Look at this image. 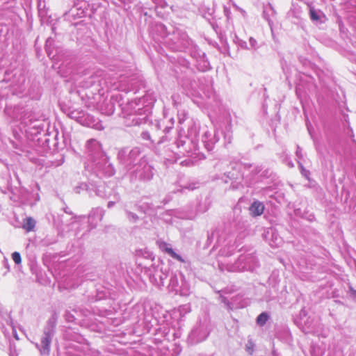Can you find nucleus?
Returning a JSON list of instances; mask_svg holds the SVG:
<instances>
[{
    "label": "nucleus",
    "instance_id": "bb28decb",
    "mask_svg": "<svg viewBox=\"0 0 356 356\" xmlns=\"http://www.w3.org/2000/svg\"><path fill=\"white\" fill-rule=\"evenodd\" d=\"M252 168H253V169L252 170L250 169V171L249 172V173L252 174V177H250L252 179V180L253 181L252 184L254 181H257V180L254 179V177L259 175V173H261L259 175L261 177H268L270 174V171L268 169H266L262 171V168L259 165H254V166L252 165Z\"/></svg>",
    "mask_w": 356,
    "mask_h": 356
},
{
    "label": "nucleus",
    "instance_id": "6e6d98bb",
    "mask_svg": "<svg viewBox=\"0 0 356 356\" xmlns=\"http://www.w3.org/2000/svg\"><path fill=\"white\" fill-rule=\"evenodd\" d=\"M175 211H172V210L167 211V212H166V213H165V214H164V216H163V219H164L165 221H167V222L170 221V220H171V219H170V218H167V217L165 218V216H170L174 215V214H175Z\"/></svg>",
    "mask_w": 356,
    "mask_h": 356
},
{
    "label": "nucleus",
    "instance_id": "f8f14e48",
    "mask_svg": "<svg viewBox=\"0 0 356 356\" xmlns=\"http://www.w3.org/2000/svg\"><path fill=\"white\" fill-rule=\"evenodd\" d=\"M209 322L205 317L200 320L188 335V342L191 344L197 343L205 340L209 334Z\"/></svg>",
    "mask_w": 356,
    "mask_h": 356
},
{
    "label": "nucleus",
    "instance_id": "393cba45",
    "mask_svg": "<svg viewBox=\"0 0 356 356\" xmlns=\"http://www.w3.org/2000/svg\"><path fill=\"white\" fill-rule=\"evenodd\" d=\"M184 51H188L191 57L195 59V60L201 58V56H205V53L200 49V48L195 44L192 40L191 44H190L188 47H186Z\"/></svg>",
    "mask_w": 356,
    "mask_h": 356
},
{
    "label": "nucleus",
    "instance_id": "864d4df0",
    "mask_svg": "<svg viewBox=\"0 0 356 356\" xmlns=\"http://www.w3.org/2000/svg\"><path fill=\"white\" fill-rule=\"evenodd\" d=\"M197 188L196 186V184L193 183V184H189L188 185H186V186H184L181 188V191L187 189V190H189V191H193L194 189H195Z\"/></svg>",
    "mask_w": 356,
    "mask_h": 356
},
{
    "label": "nucleus",
    "instance_id": "1a4fd4ad",
    "mask_svg": "<svg viewBox=\"0 0 356 356\" xmlns=\"http://www.w3.org/2000/svg\"><path fill=\"white\" fill-rule=\"evenodd\" d=\"M57 316L54 314L48 320L44 328L43 335L41 337L40 343H36V347L42 355H49L50 353L51 343L55 332Z\"/></svg>",
    "mask_w": 356,
    "mask_h": 356
},
{
    "label": "nucleus",
    "instance_id": "e433bc0d",
    "mask_svg": "<svg viewBox=\"0 0 356 356\" xmlns=\"http://www.w3.org/2000/svg\"><path fill=\"white\" fill-rule=\"evenodd\" d=\"M268 319H269V315L268 314V313L262 312L257 316V318L256 319V322L258 325L264 326L266 323V322L268 321Z\"/></svg>",
    "mask_w": 356,
    "mask_h": 356
},
{
    "label": "nucleus",
    "instance_id": "a18cd8bd",
    "mask_svg": "<svg viewBox=\"0 0 356 356\" xmlns=\"http://www.w3.org/2000/svg\"><path fill=\"white\" fill-rule=\"evenodd\" d=\"M12 259L16 264H20L22 262L21 255L18 252H14L12 254Z\"/></svg>",
    "mask_w": 356,
    "mask_h": 356
},
{
    "label": "nucleus",
    "instance_id": "e2e57ef3",
    "mask_svg": "<svg viewBox=\"0 0 356 356\" xmlns=\"http://www.w3.org/2000/svg\"><path fill=\"white\" fill-rule=\"evenodd\" d=\"M314 326H312V325H308L307 326V330H305L306 332H314Z\"/></svg>",
    "mask_w": 356,
    "mask_h": 356
},
{
    "label": "nucleus",
    "instance_id": "49530a36",
    "mask_svg": "<svg viewBox=\"0 0 356 356\" xmlns=\"http://www.w3.org/2000/svg\"><path fill=\"white\" fill-rule=\"evenodd\" d=\"M10 143L12 144L13 148H15L16 150H17L16 152L17 154H18L19 155H22V153L24 152V149L22 148L21 145H19L18 143H17L16 142H14L13 140H10Z\"/></svg>",
    "mask_w": 356,
    "mask_h": 356
},
{
    "label": "nucleus",
    "instance_id": "338daca9",
    "mask_svg": "<svg viewBox=\"0 0 356 356\" xmlns=\"http://www.w3.org/2000/svg\"><path fill=\"white\" fill-rule=\"evenodd\" d=\"M220 252H221V254H222V255H224V254H225V256H227V257H229V256H230V255L232 254H225V249L221 250H220Z\"/></svg>",
    "mask_w": 356,
    "mask_h": 356
},
{
    "label": "nucleus",
    "instance_id": "f03ea898",
    "mask_svg": "<svg viewBox=\"0 0 356 356\" xmlns=\"http://www.w3.org/2000/svg\"><path fill=\"white\" fill-rule=\"evenodd\" d=\"M152 37L157 42L163 44L173 51H181L191 44V40L186 32L179 29L168 33L163 24H156L152 31Z\"/></svg>",
    "mask_w": 356,
    "mask_h": 356
},
{
    "label": "nucleus",
    "instance_id": "a211bd4d",
    "mask_svg": "<svg viewBox=\"0 0 356 356\" xmlns=\"http://www.w3.org/2000/svg\"><path fill=\"white\" fill-rule=\"evenodd\" d=\"M181 87L187 96H198L199 90L195 81L186 79L181 81Z\"/></svg>",
    "mask_w": 356,
    "mask_h": 356
},
{
    "label": "nucleus",
    "instance_id": "f257e3e1",
    "mask_svg": "<svg viewBox=\"0 0 356 356\" xmlns=\"http://www.w3.org/2000/svg\"><path fill=\"white\" fill-rule=\"evenodd\" d=\"M192 139V136L188 135V129L186 136H179L171 145L165 144L168 141V137L163 136L157 143L156 151L159 155L169 163L176 162L178 157L181 156L193 157L194 159L198 157L200 159L202 155L199 152L198 144H197L195 148L188 144L191 143L190 140H193Z\"/></svg>",
    "mask_w": 356,
    "mask_h": 356
},
{
    "label": "nucleus",
    "instance_id": "4c0bfd02",
    "mask_svg": "<svg viewBox=\"0 0 356 356\" xmlns=\"http://www.w3.org/2000/svg\"><path fill=\"white\" fill-rule=\"evenodd\" d=\"M141 138L143 139V140H151L152 143L153 144H156V146H155V152L156 153L158 154V152L156 151V147H157V143L162 138V137L158 140V141H155L154 140H152L151 139V136H150V134L149 132L147 131H143L141 133Z\"/></svg>",
    "mask_w": 356,
    "mask_h": 356
},
{
    "label": "nucleus",
    "instance_id": "423d86ee",
    "mask_svg": "<svg viewBox=\"0 0 356 356\" xmlns=\"http://www.w3.org/2000/svg\"><path fill=\"white\" fill-rule=\"evenodd\" d=\"M252 164L233 163L232 170L225 173V182L231 181V186L233 189H240L244 186H249L253 181L249 178V172L252 168Z\"/></svg>",
    "mask_w": 356,
    "mask_h": 356
},
{
    "label": "nucleus",
    "instance_id": "052dcab7",
    "mask_svg": "<svg viewBox=\"0 0 356 356\" xmlns=\"http://www.w3.org/2000/svg\"><path fill=\"white\" fill-rule=\"evenodd\" d=\"M42 243L44 245H49L50 244L54 243L55 241L49 242L47 238L43 239Z\"/></svg>",
    "mask_w": 356,
    "mask_h": 356
},
{
    "label": "nucleus",
    "instance_id": "ddd939ff",
    "mask_svg": "<svg viewBox=\"0 0 356 356\" xmlns=\"http://www.w3.org/2000/svg\"><path fill=\"white\" fill-rule=\"evenodd\" d=\"M168 289L176 294H179L182 296H187L190 294L189 284L186 282L181 273H179V275L173 273L171 274Z\"/></svg>",
    "mask_w": 356,
    "mask_h": 356
},
{
    "label": "nucleus",
    "instance_id": "13d9d810",
    "mask_svg": "<svg viewBox=\"0 0 356 356\" xmlns=\"http://www.w3.org/2000/svg\"><path fill=\"white\" fill-rule=\"evenodd\" d=\"M284 162L286 163V164L289 168H293L294 166L293 162L287 158V156H286V158L284 159Z\"/></svg>",
    "mask_w": 356,
    "mask_h": 356
},
{
    "label": "nucleus",
    "instance_id": "4be33fe9",
    "mask_svg": "<svg viewBox=\"0 0 356 356\" xmlns=\"http://www.w3.org/2000/svg\"><path fill=\"white\" fill-rule=\"evenodd\" d=\"M158 243L159 248L166 252L171 257L179 261H184L182 257L177 254L168 243L165 241H158Z\"/></svg>",
    "mask_w": 356,
    "mask_h": 356
},
{
    "label": "nucleus",
    "instance_id": "9d476101",
    "mask_svg": "<svg viewBox=\"0 0 356 356\" xmlns=\"http://www.w3.org/2000/svg\"><path fill=\"white\" fill-rule=\"evenodd\" d=\"M85 168L99 178L111 177L115 174V168L106 154L92 163H86Z\"/></svg>",
    "mask_w": 356,
    "mask_h": 356
},
{
    "label": "nucleus",
    "instance_id": "5701e85b",
    "mask_svg": "<svg viewBox=\"0 0 356 356\" xmlns=\"http://www.w3.org/2000/svg\"><path fill=\"white\" fill-rule=\"evenodd\" d=\"M22 108H19V106L12 108L9 107L7 105H6L5 107V113L6 115H8L9 117L13 118L15 120H21L23 118L22 116Z\"/></svg>",
    "mask_w": 356,
    "mask_h": 356
},
{
    "label": "nucleus",
    "instance_id": "72a5a7b5",
    "mask_svg": "<svg viewBox=\"0 0 356 356\" xmlns=\"http://www.w3.org/2000/svg\"><path fill=\"white\" fill-rule=\"evenodd\" d=\"M69 117L72 119L76 120L80 123H83L85 121V113L82 110H74L70 112Z\"/></svg>",
    "mask_w": 356,
    "mask_h": 356
},
{
    "label": "nucleus",
    "instance_id": "c9c22d12",
    "mask_svg": "<svg viewBox=\"0 0 356 356\" xmlns=\"http://www.w3.org/2000/svg\"><path fill=\"white\" fill-rule=\"evenodd\" d=\"M36 222L32 217H26L23 222L22 227L27 232L33 231Z\"/></svg>",
    "mask_w": 356,
    "mask_h": 356
},
{
    "label": "nucleus",
    "instance_id": "680f3d73",
    "mask_svg": "<svg viewBox=\"0 0 356 356\" xmlns=\"http://www.w3.org/2000/svg\"><path fill=\"white\" fill-rule=\"evenodd\" d=\"M63 211L65 213H67V214H70V215H72V212L71 211V210L70 209L69 207H65L64 209H63Z\"/></svg>",
    "mask_w": 356,
    "mask_h": 356
},
{
    "label": "nucleus",
    "instance_id": "aec40b11",
    "mask_svg": "<svg viewBox=\"0 0 356 356\" xmlns=\"http://www.w3.org/2000/svg\"><path fill=\"white\" fill-rule=\"evenodd\" d=\"M104 212V210L101 207L92 209L88 216L89 225L91 229L96 227L97 222L102 220Z\"/></svg>",
    "mask_w": 356,
    "mask_h": 356
},
{
    "label": "nucleus",
    "instance_id": "5fc2aeb1",
    "mask_svg": "<svg viewBox=\"0 0 356 356\" xmlns=\"http://www.w3.org/2000/svg\"><path fill=\"white\" fill-rule=\"evenodd\" d=\"M238 46H240L242 49H250V48L247 44V42L242 40H240L238 41Z\"/></svg>",
    "mask_w": 356,
    "mask_h": 356
},
{
    "label": "nucleus",
    "instance_id": "b1692460",
    "mask_svg": "<svg viewBox=\"0 0 356 356\" xmlns=\"http://www.w3.org/2000/svg\"><path fill=\"white\" fill-rule=\"evenodd\" d=\"M173 125L174 119L172 118L167 119L166 117H164L163 119L159 120L156 124L158 129L163 130L165 134L168 133L171 129H172Z\"/></svg>",
    "mask_w": 356,
    "mask_h": 356
},
{
    "label": "nucleus",
    "instance_id": "bf43d9fd",
    "mask_svg": "<svg viewBox=\"0 0 356 356\" xmlns=\"http://www.w3.org/2000/svg\"><path fill=\"white\" fill-rule=\"evenodd\" d=\"M296 154L297 157L299 159H301L302 157V149L298 145L297 146Z\"/></svg>",
    "mask_w": 356,
    "mask_h": 356
},
{
    "label": "nucleus",
    "instance_id": "cd10ccee",
    "mask_svg": "<svg viewBox=\"0 0 356 356\" xmlns=\"http://www.w3.org/2000/svg\"><path fill=\"white\" fill-rule=\"evenodd\" d=\"M219 233L220 230L218 229H213L211 230L210 232L208 233L207 244V245H210L213 241L216 240V243L213 245L215 247L216 245L220 244V240L219 238Z\"/></svg>",
    "mask_w": 356,
    "mask_h": 356
},
{
    "label": "nucleus",
    "instance_id": "7c9ffc66",
    "mask_svg": "<svg viewBox=\"0 0 356 356\" xmlns=\"http://www.w3.org/2000/svg\"><path fill=\"white\" fill-rule=\"evenodd\" d=\"M65 16L67 17H82L84 16V10L81 8H78L77 6H74L69 11L65 13Z\"/></svg>",
    "mask_w": 356,
    "mask_h": 356
},
{
    "label": "nucleus",
    "instance_id": "0eeeda50",
    "mask_svg": "<svg viewBox=\"0 0 356 356\" xmlns=\"http://www.w3.org/2000/svg\"><path fill=\"white\" fill-rule=\"evenodd\" d=\"M218 265L221 270L229 272L254 271L259 266V262L254 254L248 253L240 255L234 264L219 261Z\"/></svg>",
    "mask_w": 356,
    "mask_h": 356
},
{
    "label": "nucleus",
    "instance_id": "dca6fc26",
    "mask_svg": "<svg viewBox=\"0 0 356 356\" xmlns=\"http://www.w3.org/2000/svg\"><path fill=\"white\" fill-rule=\"evenodd\" d=\"M10 74L8 71L5 72V78L3 79V82L8 83L10 81V86H17L20 89H22V86L25 82V77L21 71L15 70L12 80L10 78Z\"/></svg>",
    "mask_w": 356,
    "mask_h": 356
},
{
    "label": "nucleus",
    "instance_id": "7ed1b4c3",
    "mask_svg": "<svg viewBox=\"0 0 356 356\" xmlns=\"http://www.w3.org/2000/svg\"><path fill=\"white\" fill-rule=\"evenodd\" d=\"M156 99L152 95L143 98L132 100L127 103L123 111L126 115V123L128 126H136L145 123L149 113L150 106Z\"/></svg>",
    "mask_w": 356,
    "mask_h": 356
},
{
    "label": "nucleus",
    "instance_id": "20e7f679",
    "mask_svg": "<svg viewBox=\"0 0 356 356\" xmlns=\"http://www.w3.org/2000/svg\"><path fill=\"white\" fill-rule=\"evenodd\" d=\"M188 135L192 136V140L188 144L195 148L199 143V134H201V142L204 147L208 150L213 149L214 145L218 141L219 137L214 128L209 127L207 125L200 126V124L190 119L188 122Z\"/></svg>",
    "mask_w": 356,
    "mask_h": 356
},
{
    "label": "nucleus",
    "instance_id": "de8ad7c7",
    "mask_svg": "<svg viewBox=\"0 0 356 356\" xmlns=\"http://www.w3.org/2000/svg\"><path fill=\"white\" fill-rule=\"evenodd\" d=\"M52 43H53L52 38H49L47 39L45 47H46L47 53L49 57L51 56V52L50 49H51V46Z\"/></svg>",
    "mask_w": 356,
    "mask_h": 356
},
{
    "label": "nucleus",
    "instance_id": "f3484780",
    "mask_svg": "<svg viewBox=\"0 0 356 356\" xmlns=\"http://www.w3.org/2000/svg\"><path fill=\"white\" fill-rule=\"evenodd\" d=\"M92 193L94 192L97 196L104 199L111 198L114 193H116L113 188L109 187L104 183L98 185L92 184Z\"/></svg>",
    "mask_w": 356,
    "mask_h": 356
},
{
    "label": "nucleus",
    "instance_id": "ea45409f",
    "mask_svg": "<svg viewBox=\"0 0 356 356\" xmlns=\"http://www.w3.org/2000/svg\"><path fill=\"white\" fill-rule=\"evenodd\" d=\"M124 211L127 217L130 222H136L138 220V216L136 213L129 211L127 208L124 209Z\"/></svg>",
    "mask_w": 356,
    "mask_h": 356
},
{
    "label": "nucleus",
    "instance_id": "8fccbe9b",
    "mask_svg": "<svg viewBox=\"0 0 356 356\" xmlns=\"http://www.w3.org/2000/svg\"><path fill=\"white\" fill-rule=\"evenodd\" d=\"M178 62H179V64L181 67H184L186 69H188L189 68L190 63H189V62L186 59H185L184 58H178Z\"/></svg>",
    "mask_w": 356,
    "mask_h": 356
},
{
    "label": "nucleus",
    "instance_id": "4d7b16f0",
    "mask_svg": "<svg viewBox=\"0 0 356 356\" xmlns=\"http://www.w3.org/2000/svg\"><path fill=\"white\" fill-rule=\"evenodd\" d=\"M350 296L356 300V290H355L352 286L349 287Z\"/></svg>",
    "mask_w": 356,
    "mask_h": 356
},
{
    "label": "nucleus",
    "instance_id": "9b49d317",
    "mask_svg": "<svg viewBox=\"0 0 356 356\" xmlns=\"http://www.w3.org/2000/svg\"><path fill=\"white\" fill-rule=\"evenodd\" d=\"M141 149L138 147H135L131 149L129 148H122L118 152V159L119 162L124 165L129 171L131 170V166L136 165V162L139 161L140 159Z\"/></svg>",
    "mask_w": 356,
    "mask_h": 356
},
{
    "label": "nucleus",
    "instance_id": "09e8293b",
    "mask_svg": "<svg viewBox=\"0 0 356 356\" xmlns=\"http://www.w3.org/2000/svg\"><path fill=\"white\" fill-rule=\"evenodd\" d=\"M249 42L250 49H252L254 50H257L259 48V46L258 45L257 41L252 37H250L249 38Z\"/></svg>",
    "mask_w": 356,
    "mask_h": 356
},
{
    "label": "nucleus",
    "instance_id": "412c9836",
    "mask_svg": "<svg viewBox=\"0 0 356 356\" xmlns=\"http://www.w3.org/2000/svg\"><path fill=\"white\" fill-rule=\"evenodd\" d=\"M276 15V11L271 3L264 6L263 10V17L268 22L271 28L273 24V19Z\"/></svg>",
    "mask_w": 356,
    "mask_h": 356
},
{
    "label": "nucleus",
    "instance_id": "c03bdc74",
    "mask_svg": "<svg viewBox=\"0 0 356 356\" xmlns=\"http://www.w3.org/2000/svg\"><path fill=\"white\" fill-rule=\"evenodd\" d=\"M72 356H83L81 354H75ZM83 356H101L100 352L96 350H90L88 353H85Z\"/></svg>",
    "mask_w": 356,
    "mask_h": 356
},
{
    "label": "nucleus",
    "instance_id": "c85d7f7f",
    "mask_svg": "<svg viewBox=\"0 0 356 356\" xmlns=\"http://www.w3.org/2000/svg\"><path fill=\"white\" fill-rule=\"evenodd\" d=\"M302 8L301 6L297 3H293L291 5V8L288 12V17H292L295 19H300L302 15Z\"/></svg>",
    "mask_w": 356,
    "mask_h": 356
},
{
    "label": "nucleus",
    "instance_id": "a878e982",
    "mask_svg": "<svg viewBox=\"0 0 356 356\" xmlns=\"http://www.w3.org/2000/svg\"><path fill=\"white\" fill-rule=\"evenodd\" d=\"M250 213L252 216H261L264 210V205L259 201H254L250 205Z\"/></svg>",
    "mask_w": 356,
    "mask_h": 356
},
{
    "label": "nucleus",
    "instance_id": "c756f323",
    "mask_svg": "<svg viewBox=\"0 0 356 356\" xmlns=\"http://www.w3.org/2000/svg\"><path fill=\"white\" fill-rule=\"evenodd\" d=\"M196 67L201 72H206L210 69V63L207 59L206 55L196 60Z\"/></svg>",
    "mask_w": 356,
    "mask_h": 356
},
{
    "label": "nucleus",
    "instance_id": "f704fd0d",
    "mask_svg": "<svg viewBox=\"0 0 356 356\" xmlns=\"http://www.w3.org/2000/svg\"><path fill=\"white\" fill-rule=\"evenodd\" d=\"M10 91L14 95V90L9 87L6 86L4 88H2V86L0 87V108L3 107V104H6L7 97Z\"/></svg>",
    "mask_w": 356,
    "mask_h": 356
},
{
    "label": "nucleus",
    "instance_id": "37998d69",
    "mask_svg": "<svg viewBox=\"0 0 356 356\" xmlns=\"http://www.w3.org/2000/svg\"><path fill=\"white\" fill-rule=\"evenodd\" d=\"M112 197H113V200L109 201L108 202V208L113 207L115 204V203L120 200V195L118 193H114Z\"/></svg>",
    "mask_w": 356,
    "mask_h": 356
},
{
    "label": "nucleus",
    "instance_id": "2f4dec72",
    "mask_svg": "<svg viewBox=\"0 0 356 356\" xmlns=\"http://www.w3.org/2000/svg\"><path fill=\"white\" fill-rule=\"evenodd\" d=\"M102 113L106 115H112L115 111V104L113 100L111 99L108 101L105 102L104 105L101 107Z\"/></svg>",
    "mask_w": 356,
    "mask_h": 356
},
{
    "label": "nucleus",
    "instance_id": "6e6552de",
    "mask_svg": "<svg viewBox=\"0 0 356 356\" xmlns=\"http://www.w3.org/2000/svg\"><path fill=\"white\" fill-rule=\"evenodd\" d=\"M134 169L129 172L131 182L140 181L147 182L154 177V168L148 163L145 157H141L139 161L134 165Z\"/></svg>",
    "mask_w": 356,
    "mask_h": 356
},
{
    "label": "nucleus",
    "instance_id": "39448f33",
    "mask_svg": "<svg viewBox=\"0 0 356 356\" xmlns=\"http://www.w3.org/2000/svg\"><path fill=\"white\" fill-rule=\"evenodd\" d=\"M104 72L102 70H97L90 73L88 78H86L83 86L91 87L96 83L102 86L103 83L110 84L111 89L120 91L129 92L131 89L129 79L124 74H120L116 77H111L109 80L104 79Z\"/></svg>",
    "mask_w": 356,
    "mask_h": 356
},
{
    "label": "nucleus",
    "instance_id": "58836bf2",
    "mask_svg": "<svg viewBox=\"0 0 356 356\" xmlns=\"http://www.w3.org/2000/svg\"><path fill=\"white\" fill-rule=\"evenodd\" d=\"M177 115L178 122L180 125L183 124L184 122L188 120V114L184 111H179Z\"/></svg>",
    "mask_w": 356,
    "mask_h": 356
},
{
    "label": "nucleus",
    "instance_id": "79ce46f5",
    "mask_svg": "<svg viewBox=\"0 0 356 356\" xmlns=\"http://www.w3.org/2000/svg\"><path fill=\"white\" fill-rule=\"evenodd\" d=\"M174 106L177 107L181 102V97L178 93L173 94L171 97Z\"/></svg>",
    "mask_w": 356,
    "mask_h": 356
},
{
    "label": "nucleus",
    "instance_id": "a19ab883",
    "mask_svg": "<svg viewBox=\"0 0 356 356\" xmlns=\"http://www.w3.org/2000/svg\"><path fill=\"white\" fill-rule=\"evenodd\" d=\"M179 312L181 316H184L191 312V306L188 304L181 305L179 307Z\"/></svg>",
    "mask_w": 356,
    "mask_h": 356
},
{
    "label": "nucleus",
    "instance_id": "3c124183",
    "mask_svg": "<svg viewBox=\"0 0 356 356\" xmlns=\"http://www.w3.org/2000/svg\"><path fill=\"white\" fill-rule=\"evenodd\" d=\"M65 320L68 322H73L76 319L75 317L74 316V315L70 312H65Z\"/></svg>",
    "mask_w": 356,
    "mask_h": 356
},
{
    "label": "nucleus",
    "instance_id": "4468645a",
    "mask_svg": "<svg viewBox=\"0 0 356 356\" xmlns=\"http://www.w3.org/2000/svg\"><path fill=\"white\" fill-rule=\"evenodd\" d=\"M86 154L88 156L87 163H92L105 155L102 149L101 144L95 139H90L87 141Z\"/></svg>",
    "mask_w": 356,
    "mask_h": 356
},
{
    "label": "nucleus",
    "instance_id": "2eb2a0df",
    "mask_svg": "<svg viewBox=\"0 0 356 356\" xmlns=\"http://www.w3.org/2000/svg\"><path fill=\"white\" fill-rule=\"evenodd\" d=\"M263 238L271 247H279L282 243V238L273 227L268 228L263 234Z\"/></svg>",
    "mask_w": 356,
    "mask_h": 356
},
{
    "label": "nucleus",
    "instance_id": "69168bd1",
    "mask_svg": "<svg viewBox=\"0 0 356 356\" xmlns=\"http://www.w3.org/2000/svg\"><path fill=\"white\" fill-rule=\"evenodd\" d=\"M4 266L8 269V270H10L9 264L6 259H4Z\"/></svg>",
    "mask_w": 356,
    "mask_h": 356
},
{
    "label": "nucleus",
    "instance_id": "774afa93",
    "mask_svg": "<svg viewBox=\"0 0 356 356\" xmlns=\"http://www.w3.org/2000/svg\"><path fill=\"white\" fill-rule=\"evenodd\" d=\"M225 138L226 140H227V143H230L231 142V137L229 136H227V135L225 136Z\"/></svg>",
    "mask_w": 356,
    "mask_h": 356
},
{
    "label": "nucleus",
    "instance_id": "603ef678",
    "mask_svg": "<svg viewBox=\"0 0 356 356\" xmlns=\"http://www.w3.org/2000/svg\"><path fill=\"white\" fill-rule=\"evenodd\" d=\"M298 165H299V167H300V170H301V173H302V175L304 177H308V175H309V172L308 170H307L303 167L302 164L300 161H298Z\"/></svg>",
    "mask_w": 356,
    "mask_h": 356
},
{
    "label": "nucleus",
    "instance_id": "473e14b6",
    "mask_svg": "<svg viewBox=\"0 0 356 356\" xmlns=\"http://www.w3.org/2000/svg\"><path fill=\"white\" fill-rule=\"evenodd\" d=\"M92 184H88L87 183H81L78 186H75L74 191L76 193L80 194L82 191H86L90 196H92Z\"/></svg>",
    "mask_w": 356,
    "mask_h": 356
},
{
    "label": "nucleus",
    "instance_id": "6ab92c4d",
    "mask_svg": "<svg viewBox=\"0 0 356 356\" xmlns=\"http://www.w3.org/2000/svg\"><path fill=\"white\" fill-rule=\"evenodd\" d=\"M309 15L311 20L315 24L324 23L327 18L325 15L320 10L309 5Z\"/></svg>",
    "mask_w": 356,
    "mask_h": 356
},
{
    "label": "nucleus",
    "instance_id": "0e129e2a",
    "mask_svg": "<svg viewBox=\"0 0 356 356\" xmlns=\"http://www.w3.org/2000/svg\"><path fill=\"white\" fill-rule=\"evenodd\" d=\"M41 7H42V5L41 0H40L39 2H38V10H39L40 15H42V8H41Z\"/></svg>",
    "mask_w": 356,
    "mask_h": 356
}]
</instances>
